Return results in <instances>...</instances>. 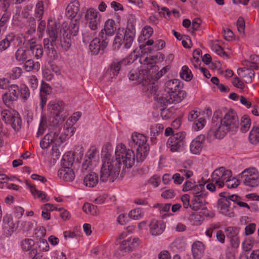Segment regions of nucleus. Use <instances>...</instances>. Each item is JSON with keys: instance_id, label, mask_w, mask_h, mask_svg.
<instances>
[{"instance_id": "nucleus-8", "label": "nucleus", "mask_w": 259, "mask_h": 259, "mask_svg": "<svg viewBox=\"0 0 259 259\" xmlns=\"http://www.w3.org/2000/svg\"><path fill=\"white\" fill-rule=\"evenodd\" d=\"M186 133L179 132L171 136L168 139L166 146L171 152H179L183 150Z\"/></svg>"}, {"instance_id": "nucleus-52", "label": "nucleus", "mask_w": 259, "mask_h": 259, "mask_svg": "<svg viewBox=\"0 0 259 259\" xmlns=\"http://www.w3.org/2000/svg\"><path fill=\"white\" fill-rule=\"evenodd\" d=\"M34 245V242L31 239H25L21 242L22 248L23 250L26 251L30 250Z\"/></svg>"}, {"instance_id": "nucleus-43", "label": "nucleus", "mask_w": 259, "mask_h": 259, "mask_svg": "<svg viewBox=\"0 0 259 259\" xmlns=\"http://www.w3.org/2000/svg\"><path fill=\"white\" fill-rule=\"evenodd\" d=\"M180 76L186 81H190L193 77L191 70L186 65L182 67L180 72Z\"/></svg>"}, {"instance_id": "nucleus-47", "label": "nucleus", "mask_w": 259, "mask_h": 259, "mask_svg": "<svg viewBox=\"0 0 259 259\" xmlns=\"http://www.w3.org/2000/svg\"><path fill=\"white\" fill-rule=\"evenodd\" d=\"M48 135L52 137L50 138L51 142L52 144H55L56 146L59 145L62 143V138L59 136V133L58 132H50Z\"/></svg>"}, {"instance_id": "nucleus-35", "label": "nucleus", "mask_w": 259, "mask_h": 259, "mask_svg": "<svg viewBox=\"0 0 259 259\" xmlns=\"http://www.w3.org/2000/svg\"><path fill=\"white\" fill-rule=\"evenodd\" d=\"M32 55L36 58H40L43 55V49L42 46L39 44H31L29 47V50Z\"/></svg>"}, {"instance_id": "nucleus-2", "label": "nucleus", "mask_w": 259, "mask_h": 259, "mask_svg": "<svg viewBox=\"0 0 259 259\" xmlns=\"http://www.w3.org/2000/svg\"><path fill=\"white\" fill-rule=\"evenodd\" d=\"M212 131L216 138L223 139L228 132L235 133L239 128V120L235 111H216L212 117Z\"/></svg>"}, {"instance_id": "nucleus-57", "label": "nucleus", "mask_w": 259, "mask_h": 259, "mask_svg": "<svg viewBox=\"0 0 259 259\" xmlns=\"http://www.w3.org/2000/svg\"><path fill=\"white\" fill-rule=\"evenodd\" d=\"M206 124V120L204 118H199L195 120L193 125V128L195 131H199L203 128Z\"/></svg>"}, {"instance_id": "nucleus-15", "label": "nucleus", "mask_w": 259, "mask_h": 259, "mask_svg": "<svg viewBox=\"0 0 259 259\" xmlns=\"http://www.w3.org/2000/svg\"><path fill=\"white\" fill-rule=\"evenodd\" d=\"M85 19L91 30L95 31L98 29L100 24V15L97 10L92 8L89 9L85 15Z\"/></svg>"}, {"instance_id": "nucleus-7", "label": "nucleus", "mask_w": 259, "mask_h": 259, "mask_svg": "<svg viewBox=\"0 0 259 259\" xmlns=\"http://www.w3.org/2000/svg\"><path fill=\"white\" fill-rule=\"evenodd\" d=\"M232 175L230 170L227 169L224 167H220L213 171L211 178L212 181L217 185L218 188L220 189L225 186L226 182Z\"/></svg>"}, {"instance_id": "nucleus-58", "label": "nucleus", "mask_w": 259, "mask_h": 259, "mask_svg": "<svg viewBox=\"0 0 259 259\" xmlns=\"http://www.w3.org/2000/svg\"><path fill=\"white\" fill-rule=\"evenodd\" d=\"M52 138L51 136L46 135L44 138L40 142V146L42 149H47L48 148L52 143L50 138Z\"/></svg>"}, {"instance_id": "nucleus-3", "label": "nucleus", "mask_w": 259, "mask_h": 259, "mask_svg": "<svg viewBox=\"0 0 259 259\" xmlns=\"http://www.w3.org/2000/svg\"><path fill=\"white\" fill-rule=\"evenodd\" d=\"M181 82L179 79H172L166 81L164 86V93L161 96L154 95L158 102L163 106L182 101L186 97V93L180 91Z\"/></svg>"}, {"instance_id": "nucleus-33", "label": "nucleus", "mask_w": 259, "mask_h": 259, "mask_svg": "<svg viewBox=\"0 0 259 259\" xmlns=\"http://www.w3.org/2000/svg\"><path fill=\"white\" fill-rule=\"evenodd\" d=\"M157 57L155 56H148L147 54L146 56L145 55H141L139 57V62L144 65H147L148 67H151L154 66L156 63Z\"/></svg>"}, {"instance_id": "nucleus-39", "label": "nucleus", "mask_w": 259, "mask_h": 259, "mask_svg": "<svg viewBox=\"0 0 259 259\" xmlns=\"http://www.w3.org/2000/svg\"><path fill=\"white\" fill-rule=\"evenodd\" d=\"M40 64L38 62H34L33 60L29 59L25 61L24 64V68L26 71H30L32 70L38 71L40 69Z\"/></svg>"}, {"instance_id": "nucleus-48", "label": "nucleus", "mask_w": 259, "mask_h": 259, "mask_svg": "<svg viewBox=\"0 0 259 259\" xmlns=\"http://www.w3.org/2000/svg\"><path fill=\"white\" fill-rule=\"evenodd\" d=\"M19 92L20 96L24 101H26L30 97V92L28 88L25 84H21Z\"/></svg>"}, {"instance_id": "nucleus-60", "label": "nucleus", "mask_w": 259, "mask_h": 259, "mask_svg": "<svg viewBox=\"0 0 259 259\" xmlns=\"http://www.w3.org/2000/svg\"><path fill=\"white\" fill-rule=\"evenodd\" d=\"M37 245L40 251H47L49 250V245L45 239H39L37 242Z\"/></svg>"}, {"instance_id": "nucleus-30", "label": "nucleus", "mask_w": 259, "mask_h": 259, "mask_svg": "<svg viewBox=\"0 0 259 259\" xmlns=\"http://www.w3.org/2000/svg\"><path fill=\"white\" fill-rule=\"evenodd\" d=\"M116 30L115 21L112 19H108L106 21L104 28L102 29L100 33L103 32L106 35V38L113 35Z\"/></svg>"}, {"instance_id": "nucleus-49", "label": "nucleus", "mask_w": 259, "mask_h": 259, "mask_svg": "<svg viewBox=\"0 0 259 259\" xmlns=\"http://www.w3.org/2000/svg\"><path fill=\"white\" fill-rule=\"evenodd\" d=\"M31 193L34 197H37L41 199L42 201H48L49 198L47 197L46 193L43 191H39L36 189H32Z\"/></svg>"}, {"instance_id": "nucleus-14", "label": "nucleus", "mask_w": 259, "mask_h": 259, "mask_svg": "<svg viewBox=\"0 0 259 259\" xmlns=\"http://www.w3.org/2000/svg\"><path fill=\"white\" fill-rule=\"evenodd\" d=\"M208 194L205 189H203L197 194L193 195V198L191 201L190 207L194 210H198L199 209L204 210L206 208V197Z\"/></svg>"}, {"instance_id": "nucleus-59", "label": "nucleus", "mask_w": 259, "mask_h": 259, "mask_svg": "<svg viewBox=\"0 0 259 259\" xmlns=\"http://www.w3.org/2000/svg\"><path fill=\"white\" fill-rule=\"evenodd\" d=\"M254 244V240L252 238H246L242 243L243 249L245 251L250 250Z\"/></svg>"}, {"instance_id": "nucleus-46", "label": "nucleus", "mask_w": 259, "mask_h": 259, "mask_svg": "<svg viewBox=\"0 0 259 259\" xmlns=\"http://www.w3.org/2000/svg\"><path fill=\"white\" fill-rule=\"evenodd\" d=\"M79 22L77 20H72L68 29L69 33L72 36H76L79 30Z\"/></svg>"}, {"instance_id": "nucleus-11", "label": "nucleus", "mask_w": 259, "mask_h": 259, "mask_svg": "<svg viewBox=\"0 0 259 259\" xmlns=\"http://www.w3.org/2000/svg\"><path fill=\"white\" fill-rule=\"evenodd\" d=\"M109 38H107L103 32L99 33V37L94 38L91 42L89 49L92 55L98 54L100 51H103L107 47Z\"/></svg>"}, {"instance_id": "nucleus-61", "label": "nucleus", "mask_w": 259, "mask_h": 259, "mask_svg": "<svg viewBox=\"0 0 259 259\" xmlns=\"http://www.w3.org/2000/svg\"><path fill=\"white\" fill-rule=\"evenodd\" d=\"M92 164L90 163V162H88V160H84L80 168V172L83 175L85 176L86 174L91 172L90 166Z\"/></svg>"}, {"instance_id": "nucleus-6", "label": "nucleus", "mask_w": 259, "mask_h": 259, "mask_svg": "<svg viewBox=\"0 0 259 259\" xmlns=\"http://www.w3.org/2000/svg\"><path fill=\"white\" fill-rule=\"evenodd\" d=\"M168 69V66L164 67L160 71L154 75V77L153 76H147V79H145L144 81H143V85L144 87V90L146 91L148 96H159L158 91L157 80L165 74Z\"/></svg>"}, {"instance_id": "nucleus-10", "label": "nucleus", "mask_w": 259, "mask_h": 259, "mask_svg": "<svg viewBox=\"0 0 259 259\" xmlns=\"http://www.w3.org/2000/svg\"><path fill=\"white\" fill-rule=\"evenodd\" d=\"M241 178L246 186L254 187L259 185V172L254 168H249L243 171Z\"/></svg>"}, {"instance_id": "nucleus-19", "label": "nucleus", "mask_w": 259, "mask_h": 259, "mask_svg": "<svg viewBox=\"0 0 259 259\" xmlns=\"http://www.w3.org/2000/svg\"><path fill=\"white\" fill-rule=\"evenodd\" d=\"M254 68L246 66L238 69L237 74L240 78L243 79L245 83H250L252 82L254 78Z\"/></svg>"}, {"instance_id": "nucleus-32", "label": "nucleus", "mask_w": 259, "mask_h": 259, "mask_svg": "<svg viewBox=\"0 0 259 259\" xmlns=\"http://www.w3.org/2000/svg\"><path fill=\"white\" fill-rule=\"evenodd\" d=\"M74 161V154L71 152H66L63 156L61 160L62 167H71Z\"/></svg>"}, {"instance_id": "nucleus-5", "label": "nucleus", "mask_w": 259, "mask_h": 259, "mask_svg": "<svg viewBox=\"0 0 259 259\" xmlns=\"http://www.w3.org/2000/svg\"><path fill=\"white\" fill-rule=\"evenodd\" d=\"M65 104L62 101H52L49 102L48 105V121L51 125H56L64 120L62 113Z\"/></svg>"}, {"instance_id": "nucleus-18", "label": "nucleus", "mask_w": 259, "mask_h": 259, "mask_svg": "<svg viewBox=\"0 0 259 259\" xmlns=\"http://www.w3.org/2000/svg\"><path fill=\"white\" fill-rule=\"evenodd\" d=\"M205 140V136L200 135L193 139L190 144V152L195 155H199L201 153Z\"/></svg>"}, {"instance_id": "nucleus-55", "label": "nucleus", "mask_w": 259, "mask_h": 259, "mask_svg": "<svg viewBox=\"0 0 259 259\" xmlns=\"http://www.w3.org/2000/svg\"><path fill=\"white\" fill-rule=\"evenodd\" d=\"M239 180L236 178L231 177L227 180L225 183V185L227 186L228 188H235L239 184Z\"/></svg>"}, {"instance_id": "nucleus-1", "label": "nucleus", "mask_w": 259, "mask_h": 259, "mask_svg": "<svg viewBox=\"0 0 259 259\" xmlns=\"http://www.w3.org/2000/svg\"><path fill=\"white\" fill-rule=\"evenodd\" d=\"M128 150L122 143L117 145L115 151V157L107 158L102 159V165L100 170V180L102 182L109 181L113 182L117 179L120 172V177H123L130 171V163L127 160L130 158Z\"/></svg>"}, {"instance_id": "nucleus-22", "label": "nucleus", "mask_w": 259, "mask_h": 259, "mask_svg": "<svg viewBox=\"0 0 259 259\" xmlns=\"http://www.w3.org/2000/svg\"><path fill=\"white\" fill-rule=\"evenodd\" d=\"M19 37L14 33H9L5 37L0 41V53L8 49L11 45H15L16 41H18Z\"/></svg>"}, {"instance_id": "nucleus-64", "label": "nucleus", "mask_w": 259, "mask_h": 259, "mask_svg": "<svg viewBox=\"0 0 259 259\" xmlns=\"http://www.w3.org/2000/svg\"><path fill=\"white\" fill-rule=\"evenodd\" d=\"M190 219L194 225H199L203 221V217L199 214L195 213L191 215Z\"/></svg>"}, {"instance_id": "nucleus-44", "label": "nucleus", "mask_w": 259, "mask_h": 259, "mask_svg": "<svg viewBox=\"0 0 259 259\" xmlns=\"http://www.w3.org/2000/svg\"><path fill=\"white\" fill-rule=\"evenodd\" d=\"M229 199L231 201L236 203L240 207L245 208L248 210L250 209L249 205L247 203L242 201V198L236 195L229 196Z\"/></svg>"}, {"instance_id": "nucleus-51", "label": "nucleus", "mask_w": 259, "mask_h": 259, "mask_svg": "<svg viewBox=\"0 0 259 259\" xmlns=\"http://www.w3.org/2000/svg\"><path fill=\"white\" fill-rule=\"evenodd\" d=\"M163 128V125L160 123H156L151 126L150 128L151 135L155 136L159 135L161 132H162Z\"/></svg>"}, {"instance_id": "nucleus-53", "label": "nucleus", "mask_w": 259, "mask_h": 259, "mask_svg": "<svg viewBox=\"0 0 259 259\" xmlns=\"http://www.w3.org/2000/svg\"><path fill=\"white\" fill-rule=\"evenodd\" d=\"M143 215L142 208L138 207L131 210V219L135 220L140 219Z\"/></svg>"}, {"instance_id": "nucleus-41", "label": "nucleus", "mask_w": 259, "mask_h": 259, "mask_svg": "<svg viewBox=\"0 0 259 259\" xmlns=\"http://www.w3.org/2000/svg\"><path fill=\"white\" fill-rule=\"evenodd\" d=\"M250 142L253 144L259 142V125L256 126H253L249 136Z\"/></svg>"}, {"instance_id": "nucleus-40", "label": "nucleus", "mask_w": 259, "mask_h": 259, "mask_svg": "<svg viewBox=\"0 0 259 259\" xmlns=\"http://www.w3.org/2000/svg\"><path fill=\"white\" fill-rule=\"evenodd\" d=\"M153 32V28L149 26H145L142 29V34L138 38L139 42H142L149 38Z\"/></svg>"}, {"instance_id": "nucleus-23", "label": "nucleus", "mask_w": 259, "mask_h": 259, "mask_svg": "<svg viewBox=\"0 0 259 259\" xmlns=\"http://www.w3.org/2000/svg\"><path fill=\"white\" fill-rule=\"evenodd\" d=\"M205 246L201 241H196L192 245L191 250L194 259H201L204 254Z\"/></svg>"}, {"instance_id": "nucleus-45", "label": "nucleus", "mask_w": 259, "mask_h": 259, "mask_svg": "<svg viewBox=\"0 0 259 259\" xmlns=\"http://www.w3.org/2000/svg\"><path fill=\"white\" fill-rule=\"evenodd\" d=\"M82 209L85 213L93 215L97 214L98 211L97 206L89 203L84 204Z\"/></svg>"}, {"instance_id": "nucleus-17", "label": "nucleus", "mask_w": 259, "mask_h": 259, "mask_svg": "<svg viewBox=\"0 0 259 259\" xmlns=\"http://www.w3.org/2000/svg\"><path fill=\"white\" fill-rule=\"evenodd\" d=\"M19 88L16 84H12L8 88V91L3 96V100L6 105L17 100L19 94Z\"/></svg>"}, {"instance_id": "nucleus-26", "label": "nucleus", "mask_w": 259, "mask_h": 259, "mask_svg": "<svg viewBox=\"0 0 259 259\" xmlns=\"http://www.w3.org/2000/svg\"><path fill=\"white\" fill-rule=\"evenodd\" d=\"M79 8L80 4L78 1L71 2L66 8V16L71 19L74 18L79 12Z\"/></svg>"}, {"instance_id": "nucleus-62", "label": "nucleus", "mask_w": 259, "mask_h": 259, "mask_svg": "<svg viewBox=\"0 0 259 259\" xmlns=\"http://www.w3.org/2000/svg\"><path fill=\"white\" fill-rule=\"evenodd\" d=\"M33 225L32 222L22 221L20 227L23 232H28L33 228Z\"/></svg>"}, {"instance_id": "nucleus-20", "label": "nucleus", "mask_w": 259, "mask_h": 259, "mask_svg": "<svg viewBox=\"0 0 259 259\" xmlns=\"http://www.w3.org/2000/svg\"><path fill=\"white\" fill-rule=\"evenodd\" d=\"M57 39L46 38L44 39V47L45 51L51 58L53 59L58 57V54L56 51Z\"/></svg>"}, {"instance_id": "nucleus-36", "label": "nucleus", "mask_w": 259, "mask_h": 259, "mask_svg": "<svg viewBox=\"0 0 259 259\" xmlns=\"http://www.w3.org/2000/svg\"><path fill=\"white\" fill-rule=\"evenodd\" d=\"M44 3L43 0L38 1L35 6L34 17L41 20L44 14Z\"/></svg>"}, {"instance_id": "nucleus-27", "label": "nucleus", "mask_w": 259, "mask_h": 259, "mask_svg": "<svg viewBox=\"0 0 259 259\" xmlns=\"http://www.w3.org/2000/svg\"><path fill=\"white\" fill-rule=\"evenodd\" d=\"M58 177L66 181H72L75 178V174L71 167L61 168L58 171Z\"/></svg>"}, {"instance_id": "nucleus-50", "label": "nucleus", "mask_w": 259, "mask_h": 259, "mask_svg": "<svg viewBox=\"0 0 259 259\" xmlns=\"http://www.w3.org/2000/svg\"><path fill=\"white\" fill-rule=\"evenodd\" d=\"M121 67L120 65L118 62H113L110 65V67L108 70V72L110 73V75H111V73L112 74V76H111V78L117 76L119 73V72L120 70Z\"/></svg>"}, {"instance_id": "nucleus-9", "label": "nucleus", "mask_w": 259, "mask_h": 259, "mask_svg": "<svg viewBox=\"0 0 259 259\" xmlns=\"http://www.w3.org/2000/svg\"><path fill=\"white\" fill-rule=\"evenodd\" d=\"M3 120L7 124H10L16 132L19 131L22 126V120L18 113H12L8 110H3L1 112Z\"/></svg>"}, {"instance_id": "nucleus-21", "label": "nucleus", "mask_w": 259, "mask_h": 259, "mask_svg": "<svg viewBox=\"0 0 259 259\" xmlns=\"http://www.w3.org/2000/svg\"><path fill=\"white\" fill-rule=\"evenodd\" d=\"M205 188L204 184H196L195 181L190 179L186 181L183 185V191L184 192L191 191V194H197L199 191Z\"/></svg>"}, {"instance_id": "nucleus-12", "label": "nucleus", "mask_w": 259, "mask_h": 259, "mask_svg": "<svg viewBox=\"0 0 259 259\" xmlns=\"http://www.w3.org/2000/svg\"><path fill=\"white\" fill-rule=\"evenodd\" d=\"M128 232V231L121 233L116 239V244H118V240H122L119 243L118 250L114 253V255L117 257L125 256L130 252V238L126 239Z\"/></svg>"}, {"instance_id": "nucleus-28", "label": "nucleus", "mask_w": 259, "mask_h": 259, "mask_svg": "<svg viewBox=\"0 0 259 259\" xmlns=\"http://www.w3.org/2000/svg\"><path fill=\"white\" fill-rule=\"evenodd\" d=\"M99 182L98 176L94 172H90L83 177V184L88 187H95Z\"/></svg>"}, {"instance_id": "nucleus-63", "label": "nucleus", "mask_w": 259, "mask_h": 259, "mask_svg": "<svg viewBox=\"0 0 259 259\" xmlns=\"http://www.w3.org/2000/svg\"><path fill=\"white\" fill-rule=\"evenodd\" d=\"M111 145L110 143H106L103 146L102 150V155L104 156V159L110 158Z\"/></svg>"}, {"instance_id": "nucleus-42", "label": "nucleus", "mask_w": 259, "mask_h": 259, "mask_svg": "<svg viewBox=\"0 0 259 259\" xmlns=\"http://www.w3.org/2000/svg\"><path fill=\"white\" fill-rule=\"evenodd\" d=\"M251 125V120L249 116L244 115L242 117L240 123V130L243 133L248 131Z\"/></svg>"}, {"instance_id": "nucleus-34", "label": "nucleus", "mask_w": 259, "mask_h": 259, "mask_svg": "<svg viewBox=\"0 0 259 259\" xmlns=\"http://www.w3.org/2000/svg\"><path fill=\"white\" fill-rule=\"evenodd\" d=\"M99 159L98 152L95 147H92L87 152L84 160H88L92 164L93 162H96Z\"/></svg>"}, {"instance_id": "nucleus-16", "label": "nucleus", "mask_w": 259, "mask_h": 259, "mask_svg": "<svg viewBox=\"0 0 259 259\" xmlns=\"http://www.w3.org/2000/svg\"><path fill=\"white\" fill-rule=\"evenodd\" d=\"M130 30H127L124 28H119L117 35L115 38V42L113 44V47L118 48L121 45V41L124 42L123 48L127 49L130 48Z\"/></svg>"}, {"instance_id": "nucleus-29", "label": "nucleus", "mask_w": 259, "mask_h": 259, "mask_svg": "<svg viewBox=\"0 0 259 259\" xmlns=\"http://www.w3.org/2000/svg\"><path fill=\"white\" fill-rule=\"evenodd\" d=\"M51 87L46 83H42L40 89V100L39 106L42 109L46 105L47 101V95L50 94Z\"/></svg>"}, {"instance_id": "nucleus-25", "label": "nucleus", "mask_w": 259, "mask_h": 259, "mask_svg": "<svg viewBox=\"0 0 259 259\" xmlns=\"http://www.w3.org/2000/svg\"><path fill=\"white\" fill-rule=\"evenodd\" d=\"M179 172L181 174L176 173L172 177L175 184H181L184 180V176L188 179L193 175V172L187 169L186 167L179 169Z\"/></svg>"}, {"instance_id": "nucleus-37", "label": "nucleus", "mask_w": 259, "mask_h": 259, "mask_svg": "<svg viewBox=\"0 0 259 259\" xmlns=\"http://www.w3.org/2000/svg\"><path fill=\"white\" fill-rule=\"evenodd\" d=\"M28 51V49L20 47L15 52V57L16 60L18 62H23L25 61L27 58V52Z\"/></svg>"}, {"instance_id": "nucleus-54", "label": "nucleus", "mask_w": 259, "mask_h": 259, "mask_svg": "<svg viewBox=\"0 0 259 259\" xmlns=\"http://www.w3.org/2000/svg\"><path fill=\"white\" fill-rule=\"evenodd\" d=\"M27 22L29 23V28L28 29V33L29 34H32L35 32L36 24L35 18L32 16L28 18Z\"/></svg>"}, {"instance_id": "nucleus-31", "label": "nucleus", "mask_w": 259, "mask_h": 259, "mask_svg": "<svg viewBox=\"0 0 259 259\" xmlns=\"http://www.w3.org/2000/svg\"><path fill=\"white\" fill-rule=\"evenodd\" d=\"M47 32L50 39H57L58 28L56 23L52 21L48 20Z\"/></svg>"}, {"instance_id": "nucleus-13", "label": "nucleus", "mask_w": 259, "mask_h": 259, "mask_svg": "<svg viewBox=\"0 0 259 259\" xmlns=\"http://www.w3.org/2000/svg\"><path fill=\"white\" fill-rule=\"evenodd\" d=\"M225 193H221L220 196L222 197L218 201V208L221 213L224 215L231 218L234 216V211L232 207L231 206V200L229 199V196H225Z\"/></svg>"}, {"instance_id": "nucleus-4", "label": "nucleus", "mask_w": 259, "mask_h": 259, "mask_svg": "<svg viewBox=\"0 0 259 259\" xmlns=\"http://www.w3.org/2000/svg\"><path fill=\"white\" fill-rule=\"evenodd\" d=\"M131 139L132 141V147L136 150V154L133 150H131L134 154L133 159H136L138 162H141L145 159L149 151L147 138L142 134L135 132L133 133Z\"/></svg>"}, {"instance_id": "nucleus-38", "label": "nucleus", "mask_w": 259, "mask_h": 259, "mask_svg": "<svg viewBox=\"0 0 259 259\" xmlns=\"http://www.w3.org/2000/svg\"><path fill=\"white\" fill-rule=\"evenodd\" d=\"M259 63L258 56L253 54L250 56L249 60L245 62L244 65L247 67L254 68L255 70L258 69L257 65Z\"/></svg>"}, {"instance_id": "nucleus-24", "label": "nucleus", "mask_w": 259, "mask_h": 259, "mask_svg": "<svg viewBox=\"0 0 259 259\" xmlns=\"http://www.w3.org/2000/svg\"><path fill=\"white\" fill-rule=\"evenodd\" d=\"M150 231L152 235L157 236L163 233L165 224L162 221L152 220L149 225Z\"/></svg>"}, {"instance_id": "nucleus-56", "label": "nucleus", "mask_w": 259, "mask_h": 259, "mask_svg": "<svg viewBox=\"0 0 259 259\" xmlns=\"http://www.w3.org/2000/svg\"><path fill=\"white\" fill-rule=\"evenodd\" d=\"M238 234V230L235 227H228L226 230V235L227 238L232 239L237 237Z\"/></svg>"}]
</instances>
